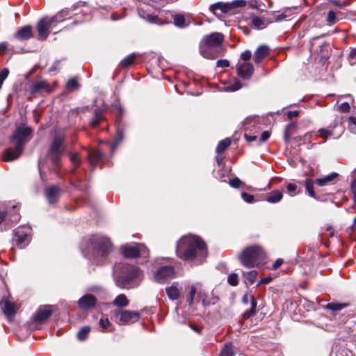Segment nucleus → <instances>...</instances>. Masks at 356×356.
<instances>
[{
    "label": "nucleus",
    "mask_w": 356,
    "mask_h": 356,
    "mask_svg": "<svg viewBox=\"0 0 356 356\" xmlns=\"http://www.w3.org/2000/svg\"><path fill=\"white\" fill-rule=\"evenodd\" d=\"M177 286L178 284L174 282L170 286L165 289L168 297L172 300H177L180 296V291Z\"/></svg>",
    "instance_id": "5701e85b"
},
{
    "label": "nucleus",
    "mask_w": 356,
    "mask_h": 356,
    "mask_svg": "<svg viewBox=\"0 0 356 356\" xmlns=\"http://www.w3.org/2000/svg\"><path fill=\"white\" fill-rule=\"evenodd\" d=\"M283 263V260L282 259H277L274 264L273 265V269L275 270L278 268Z\"/></svg>",
    "instance_id": "774afa93"
},
{
    "label": "nucleus",
    "mask_w": 356,
    "mask_h": 356,
    "mask_svg": "<svg viewBox=\"0 0 356 356\" xmlns=\"http://www.w3.org/2000/svg\"><path fill=\"white\" fill-rule=\"evenodd\" d=\"M176 254L181 259L199 264L207 256L206 244L197 236H184L177 242Z\"/></svg>",
    "instance_id": "f257e3e1"
},
{
    "label": "nucleus",
    "mask_w": 356,
    "mask_h": 356,
    "mask_svg": "<svg viewBox=\"0 0 356 356\" xmlns=\"http://www.w3.org/2000/svg\"><path fill=\"white\" fill-rule=\"evenodd\" d=\"M215 47L209 45L201 40L200 43V53L207 59H214L218 56V52L214 49Z\"/></svg>",
    "instance_id": "4468645a"
},
{
    "label": "nucleus",
    "mask_w": 356,
    "mask_h": 356,
    "mask_svg": "<svg viewBox=\"0 0 356 356\" xmlns=\"http://www.w3.org/2000/svg\"><path fill=\"white\" fill-rule=\"evenodd\" d=\"M315 181H314L313 180H312L311 179H306L304 181H303V184L305 187V189H306V193L312 197L314 198L315 200H319L320 198L319 197H318L315 192H314V183Z\"/></svg>",
    "instance_id": "393cba45"
},
{
    "label": "nucleus",
    "mask_w": 356,
    "mask_h": 356,
    "mask_svg": "<svg viewBox=\"0 0 356 356\" xmlns=\"http://www.w3.org/2000/svg\"><path fill=\"white\" fill-rule=\"evenodd\" d=\"M123 139V134L122 131H118L117 132V138L114 143H111L110 142L106 143L108 148L111 152L113 153L115 151V149L118 147V145L120 143V142Z\"/></svg>",
    "instance_id": "72a5a7b5"
},
{
    "label": "nucleus",
    "mask_w": 356,
    "mask_h": 356,
    "mask_svg": "<svg viewBox=\"0 0 356 356\" xmlns=\"http://www.w3.org/2000/svg\"><path fill=\"white\" fill-rule=\"evenodd\" d=\"M19 207L17 205L13 206V211L10 213L11 220L13 222H17L19 220V216L18 214Z\"/></svg>",
    "instance_id": "8fccbe9b"
},
{
    "label": "nucleus",
    "mask_w": 356,
    "mask_h": 356,
    "mask_svg": "<svg viewBox=\"0 0 356 356\" xmlns=\"http://www.w3.org/2000/svg\"><path fill=\"white\" fill-rule=\"evenodd\" d=\"M242 88V83L240 81L236 80L234 83L232 85H229L225 88V91L227 92H234Z\"/></svg>",
    "instance_id": "a18cd8bd"
},
{
    "label": "nucleus",
    "mask_w": 356,
    "mask_h": 356,
    "mask_svg": "<svg viewBox=\"0 0 356 356\" xmlns=\"http://www.w3.org/2000/svg\"><path fill=\"white\" fill-rule=\"evenodd\" d=\"M252 24L258 29H263L266 26V22L261 17L254 16L251 19Z\"/></svg>",
    "instance_id": "f704fd0d"
},
{
    "label": "nucleus",
    "mask_w": 356,
    "mask_h": 356,
    "mask_svg": "<svg viewBox=\"0 0 356 356\" xmlns=\"http://www.w3.org/2000/svg\"><path fill=\"white\" fill-rule=\"evenodd\" d=\"M338 176V173L332 172L331 174L326 175L322 178L316 179L315 180V183L319 186H326L332 183L335 179H337Z\"/></svg>",
    "instance_id": "b1692460"
},
{
    "label": "nucleus",
    "mask_w": 356,
    "mask_h": 356,
    "mask_svg": "<svg viewBox=\"0 0 356 356\" xmlns=\"http://www.w3.org/2000/svg\"><path fill=\"white\" fill-rule=\"evenodd\" d=\"M91 245L98 255L106 256L112 249L110 241L105 237H97L91 241Z\"/></svg>",
    "instance_id": "6e6552de"
},
{
    "label": "nucleus",
    "mask_w": 356,
    "mask_h": 356,
    "mask_svg": "<svg viewBox=\"0 0 356 356\" xmlns=\"http://www.w3.org/2000/svg\"><path fill=\"white\" fill-rule=\"evenodd\" d=\"M241 197L243 200L248 203H252L254 200V197L252 195H250L245 192H243L241 193Z\"/></svg>",
    "instance_id": "5fc2aeb1"
},
{
    "label": "nucleus",
    "mask_w": 356,
    "mask_h": 356,
    "mask_svg": "<svg viewBox=\"0 0 356 356\" xmlns=\"http://www.w3.org/2000/svg\"><path fill=\"white\" fill-rule=\"evenodd\" d=\"M272 281L271 277H266L264 278L261 279L259 282L258 283L257 286L261 285V284H266L270 283Z\"/></svg>",
    "instance_id": "69168bd1"
},
{
    "label": "nucleus",
    "mask_w": 356,
    "mask_h": 356,
    "mask_svg": "<svg viewBox=\"0 0 356 356\" xmlns=\"http://www.w3.org/2000/svg\"><path fill=\"white\" fill-rule=\"evenodd\" d=\"M1 307L8 319L11 321L15 314V305L7 299H3L1 301Z\"/></svg>",
    "instance_id": "aec40b11"
},
{
    "label": "nucleus",
    "mask_w": 356,
    "mask_h": 356,
    "mask_svg": "<svg viewBox=\"0 0 356 356\" xmlns=\"http://www.w3.org/2000/svg\"><path fill=\"white\" fill-rule=\"evenodd\" d=\"M42 90L47 91L49 90V85L44 80H35L33 82V83L29 88V92L31 94L38 93Z\"/></svg>",
    "instance_id": "a211bd4d"
},
{
    "label": "nucleus",
    "mask_w": 356,
    "mask_h": 356,
    "mask_svg": "<svg viewBox=\"0 0 356 356\" xmlns=\"http://www.w3.org/2000/svg\"><path fill=\"white\" fill-rule=\"evenodd\" d=\"M14 240L16 244L20 248L26 247L29 241L30 228L26 226H21L16 228L14 231Z\"/></svg>",
    "instance_id": "9d476101"
},
{
    "label": "nucleus",
    "mask_w": 356,
    "mask_h": 356,
    "mask_svg": "<svg viewBox=\"0 0 356 356\" xmlns=\"http://www.w3.org/2000/svg\"><path fill=\"white\" fill-rule=\"evenodd\" d=\"M243 275L249 281L250 284H253L258 275V272L253 270L249 272L243 273Z\"/></svg>",
    "instance_id": "79ce46f5"
},
{
    "label": "nucleus",
    "mask_w": 356,
    "mask_h": 356,
    "mask_svg": "<svg viewBox=\"0 0 356 356\" xmlns=\"http://www.w3.org/2000/svg\"><path fill=\"white\" fill-rule=\"evenodd\" d=\"M6 207L3 204H0V224L4 220L6 217Z\"/></svg>",
    "instance_id": "052dcab7"
},
{
    "label": "nucleus",
    "mask_w": 356,
    "mask_h": 356,
    "mask_svg": "<svg viewBox=\"0 0 356 356\" xmlns=\"http://www.w3.org/2000/svg\"><path fill=\"white\" fill-rule=\"evenodd\" d=\"M57 15L52 17L50 19H48L47 17L41 19L38 24H37V29L38 32V39L41 40H45L49 34V29L51 26V25L56 22Z\"/></svg>",
    "instance_id": "1a4fd4ad"
},
{
    "label": "nucleus",
    "mask_w": 356,
    "mask_h": 356,
    "mask_svg": "<svg viewBox=\"0 0 356 356\" xmlns=\"http://www.w3.org/2000/svg\"><path fill=\"white\" fill-rule=\"evenodd\" d=\"M104 118L102 115V111L97 109L94 112V117L90 122V124L93 127H96L102 120Z\"/></svg>",
    "instance_id": "c9c22d12"
},
{
    "label": "nucleus",
    "mask_w": 356,
    "mask_h": 356,
    "mask_svg": "<svg viewBox=\"0 0 356 356\" xmlns=\"http://www.w3.org/2000/svg\"><path fill=\"white\" fill-rule=\"evenodd\" d=\"M286 191L289 195L291 197H293L300 193V190L298 188L296 184L293 183H289L286 184Z\"/></svg>",
    "instance_id": "58836bf2"
},
{
    "label": "nucleus",
    "mask_w": 356,
    "mask_h": 356,
    "mask_svg": "<svg viewBox=\"0 0 356 356\" xmlns=\"http://www.w3.org/2000/svg\"><path fill=\"white\" fill-rule=\"evenodd\" d=\"M295 126H296V124L294 122H291L286 126V132H285L286 140H288V138H289V134H288L289 131H290V129L293 128Z\"/></svg>",
    "instance_id": "0e129e2a"
},
{
    "label": "nucleus",
    "mask_w": 356,
    "mask_h": 356,
    "mask_svg": "<svg viewBox=\"0 0 356 356\" xmlns=\"http://www.w3.org/2000/svg\"><path fill=\"white\" fill-rule=\"evenodd\" d=\"M97 302V298L91 295L87 294L82 296L78 300V305L82 309H88L95 305Z\"/></svg>",
    "instance_id": "dca6fc26"
},
{
    "label": "nucleus",
    "mask_w": 356,
    "mask_h": 356,
    "mask_svg": "<svg viewBox=\"0 0 356 356\" xmlns=\"http://www.w3.org/2000/svg\"><path fill=\"white\" fill-rule=\"evenodd\" d=\"M283 197V193L280 190H274L268 194L266 200L270 203H277L280 202Z\"/></svg>",
    "instance_id": "a878e982"
},
{
    "label": "nucleus",
    "mask_w": 356,
    "mask_h": 356,
    "mask_svg": "<svg viewBox=\"0 0 356 356\" xmlns=\"http://www.w3.org/2000/svg\"><path fill=\"white\" fill-rule=\"evenodd\" d=\"M339 109L341 111V112H348L350 109V104L348 103V102H343V103H341L339 106Z\"/></svg>",
    "instance_id": "13d9d810"
},
{
    "label": "nucleus",
    "mask_w": 356,
    "mask_h": 356,
    "mask_svg": "<svg viewBox=\"0 0 356 356\" xmlns=\"http://www.w3.org/2000/svg\"><path fill=\"white\" fill-rule=\"evenodd\" d=\"M270 137V133L268 131H264L261 134L260 142L264 143Z\"/></svg>",
    "instance_id": "e2e57ef3"
},
{
    "label": "nucleus",
    "mask_w": 356,
    "mask_h": 356,
    "mask_svg": "<svg viewBox=\"0 0 356 356\" xmlns=\"http://www.w3.org/2000/svg\"><path fill=\"white\" fill-rule=\"evenodd\" d=\"M236 68L237 75L244 80L250 79L254 72V67L249 62H238Z\"/></svg>",
    "instance_id": "f8f14e48"
},
{
    "label": "nucleus",
    "mask_w": 356,
    "mask_h": 356,
    "mask_svg": "<svg viewBox=\"0 0 356 356\" xmlns=\"http://www.w3.org/2000/svg\"><path fill=\"white\" fill-rule=\"evenodd\" d=\"M197 288L195 286H191L189 291V296L187 299V301L188 302V305L190 306L193 305L194 302L195 296L197 293Z\"/></svg>",
    "instance_id": "49530a36"
},
{
    "label": "nucleus",
    "mask_w": 356,
    "mask_h": 356,
    "mask_svg": "<svg viewBox=\"0 0 356 356\" xmlns=\"http://www.w3.org/2000/svg\"><path fill=\"white\" fill-rule=\"evenodd\" d=\"M66 149L64 136L59 134L56 135L47 154L54 168H58L61 166V156Z\"/></svg>",
    "instance_id": "39448f33"
},
{
    "label": "nucleus",
    "mask_w": 356,
    "mask_h": 356,
    "mask_svg": "<svg viewBox=\"0 0 356 356\" xmlns=\"http://www.w3.org/2000/svg\"><path fill=\"white\" fill-rule=\"evenodd\" d=\"M250 301H251V308L249 310H247L243 314V318L247 319L253 316L256 312V307L257 305V302L254 296H250Z\"/></svg>",
    "instance_id": "c756f323"
},
{
    "label": "nucleus",
    "mask_w": 356,
    "mask_h": 356,
    "mask_svg": "<svg viewBox=\"0 0 356 356\" xmlns=\"http://www.w3.org/2000/svg\"><path fill=\"white\" fill-rule=\"evenodd\" d=\"M326 21L329 24H334L337 22V15L333 10H330L327 15Z\"/></svg>",
    "instance_id": "de8ad7c7"
},
{
    "label": "nucleus",
    "mask_w": 356,
    "mask_h": 356,
    "mask_svg": "<svg viewBox=\"0 0 356 356\" xmlns=\"http://www.w3.org/2000/svg\"><path fill=\"white\" fill-rule=\"evenodd\" d=\"M80 87L79 83H78V80L76 78H72L68 80L66 84V89L69 92H72L74 90H78Z\"/></svg>",
    "instance_id": "e433bc0d"
},
{
    "label": "nucleus",
    "mask_w": 356,
    "mask_h": 356,
    "mask_svg": "<svg viewBox=\"0 0 356 356\" xmlns=\"http://www.w3.org/2000/svg\"><path fill=\"white\" fill-rule=\"evenodd\" d=\"M69 154H70V161L74 165V169H72V172L74 173L75 172L76 168H78L81 165V160L80 159V156H79V153H77V152L70 153V152Z\"/></svg>",
    "instance_id": "2f4dec72"
},
{
    "label": "nucleus",
    "mask_w": 356,
    "mask_h": 356,
    "mask_svg": "<svg viewBox=\"0 0 356 356\" xmlns=\"http://www.w3.org/2000/svg\"><path fill=\"white\" fill-rule=\"evenodd\" d=\"M215 10H220L224 13H227L233 10L232 6L230 3H217L212 6V10L214 11Z\"/></svg>",
    "instance_id": "c85d7f7f"
},
{
    "label": "nucleus",
    "mask_w": 356,
    "mask_h": 356,
    "mask_svg": "<svg viewBox=\"0 0 356 356\" xmlns=\"http://www.w3.org/2000/svg\"><path fill=\"white\" fill-rule=\"evenodd\" d=\"M111 322L108 318H101L99 320V325L104 331H108V327L111 326Z\"/></svg>",
    "instance_id": "603ef678"
},
{
    "label": "nucleus",
    "mask_w": 356,
    "mask_h": 356,
    "mask_svg": "<svg viewBox=\"0 0 356 356\" xmlns=\"http://www.w3.org/2000/svg\"><path fill=\"white\" fill-rule=\"evenodd\" d=\"M229 184L232 188H237L240 187V186L241 184V181L238 177H235V178L231 179L229 180Z\"/></svg>",
    "instance_id": "6e6d98bb"
},
{
    "label": "nucleus",
    "mask_w": 356,
    "mask_h": 356,
    "mask_svg": "<svg viewBox=\"0 0 356 356\" xmlns=\"http://www.w3.org/2000/svg\"><path fill=\"white\" fill-rule=\"evenodd\" d=\"M269 48L266 45L259 46L255 51L253 60L255 63H261L268 54Z\"/></svg>",
    "instance_id": "4be33fe9"
},
{
    "label": "nucleus",
    "mask_w": 356,
    "mask_h": 356,
    "mask_svg": "<svg viewBox=\"0 0 356 356\" xmlns=\"http://www.w3.org/2000/svg\"><path fill=\"white\" fill-rule=\"evenodd\" d=\"M129 300L125 295L120 294L113 300V304L117 307H124L129 305Z\"/></svg>",
    "instance_id": "7c9ffc66"
},
{
    "label": "nucleus",
    "mask_w": 356,
    "mask_h": 356,
    "mask_svg": "<svg viewBox=\"0 0 356 356\" xmlns=\"http://www.w3.org/2000/svg\"><path fill=\"white\" fill-rule=\"evenodd\" d=\"M220 356H234L232 343H227L221 350Z\"/></svg>",
    "instance_id": "a19ab883"
},
{
    "label": "nucleus",
    "mask_w": 356,
    "mask_h": 356,
    "mask_svg": "<svg viewBox=\"0 0 356 356\" xmlns=\"http://www.w3.org/2000/svg\"><path fill=\"white\" fill-rule=\"evenodd\" d=\"M9 71L6 68H3L0 72V88H1L4 80L7 78Z\"/></svg>",
    "instance_id": "864d4df0"
},
{
    "label": "nucleus",
    "mask_w": 356,
    "mask_h": 356,
    "mask_svg": "<svg viewBox=\"0 0 356 356\" xmlns=\"http://www.w3.org/2000/svg\"><path fill=\"white\" fill-rule=\"evenodd\" d=\"M252 56V53L249 50L243 51L240 56V60L238 62H248Z\"/></svg>",
    "instance_id": "3c124183"
},
{
    "label": "nucleus",
    "mask_w": 356,
    "mask_h": 356,
    "mask_svg": "<svg viewBox=\"0 0 356 356\" xmlns=\"http://www.w3.org/2000/svg\"><path fill=\"white\" fill-rule=\"evenodd\" d=\"M121 251L123 255L127 258H135L137 257H147L149 255L147 248L140 243L134 245H123L121 248Z\"/></svg>",
    "instance_id": "423d86ee"
},
{
    "label": "nucleus",
    "mask_w": 356,
    "mask_h": 356,
    "mask_svg": "<svg viewBox=\"0 0 356 356\" xmlns=\"http://www.w3.org/2000/svg\"><path fill=\"white\" fill-rule=\"evenodd\" d=\"M175 277V268L172 266H165L160 268L155 275L154 278L159 282H165Z\"/></svg>",
    "instance_id": "9b49d317"
},
{
    "label": "nucleus",
    "mask_w": 356,
    "mask_h": 356,
    "mask_svg": "<svg viewBox=\"0 0 356 356\" xmlns=\"http://www.w3.org/2000/svg\"><path fill=\"white\" fill-rule=\"evenodd\" d=\"M116 284L122 288L127 287L131 281L141 277V271L137 266L120 263L113 268Z\"/></svg>",
    "instance_id": "20e7f679"
},
{
    "label": "nucleus",
    "mask_w": 356,
    "mask_h": 356,
    "mask_svg": "<svg viewBox=\"0 0 356 356\" xmlns=\"http://www.w3.org/2000/svg\"><path fill=\"white\" fill-rule=\"evenodd\" d=\"M52 314V309L50 306L46 305L38 308L33 319L36 322H42L49 318Z\"/></svg>",
    "instance_id": "2eb2a0df"
},
{
    "label": "nucleus",
    "mask_w": 356,
    "mask_h": 356,
    "mask_svg": "<svg viewBox=\"0 0 356 356\" xmlns=\"http://www.w3.org/2000/svg\"><path fill=\"white\" fill-rule=\"evenodd\" d=\"M338 120H335L334 122L328 127V129L321 128L318 129V133L319 136L323 138H327L332 135V129L338 124Z\"/></svg>",
    "instance_id": "bb28decb"
},
{
    "label": "nucleus",
    "mask_w": 356,
    "mask_h": 356,
    "mask_svg": "<svg viewBox=\"0 0 356 356\" xmlns=\"http://www.w3.org/2000/svg\"><path fill=\"white\" fill-rule=\"evenodd\" d=\"M227 282L232 286H236L238 284V276L237 273H232L227 277Z\"/></svg>",
    "instance_id": "c03bdc74"
},
{
    "label": "nucleus",
    "mask_w": 356,
    "mask_h": 356,
    "mask_svg": "<svg viewBox=\"0 0 356 356\" xmlns=\"http://www.w3.org/2000/svg\"><path fill=\"white\" fill-rule=\"evenodd\" d=\"M202 41L213 47H218L224 41V35L221 33L213 32L203 37Z\"/></svg>",
    "instance_id": "ddd939ff"
},
{
    "label": "nucleus",
    "mask_w": 356,
    "mask_h": 356,
    "mask_svg": "<svg viewBox=\"0 0 356 356\" xmlns=\"http://www.w3.org/2000/svg\"><path fill=\"white\" fill-rule=\"evenodd\" d=\"M172 18L174 24L177 27L185 28L188 25V23L186 22V17L183 14L175 15Z\"/></svg>",
    "instance_id": "cd10ccee"
},
{
    "label": "nucleus",
    "mask_w": 356,
    "mask_h": 356,
    "mask_svg": "<svg viewBox=\"0 0 356 356\" xmlns=\"http://www.w3.org/2000/svg\"><path fill=\"white\" fill-rule=\"evenodd\" d=\"M145 19L150 23H157L158 16L154 15H147Z\"/></svg>",
    "instance_id": "680f3d73"
},
{
    "label": "nucleus",
    "mask_w": 356,
    "mask_h": 356,
    "mask_svg": "<svg viewBox=\"0 0 356 356\" xmlns=\"http://www.w3.org/2000/svg\"><path fill=\"white\" fill-rule=\"evenodd\" d=\"M33 36L32 28L31 26H24L19 29L15 34V37L20 40H28Z\"/></svg>",
    "instance_id": "412c9836"
},
{
    "label": "nucleus",
    "mask_w": 356,
    "mask_h": 356,
    "mask_svg": "<svg viewBox=\"0 0 356 356\" xmlns=\"http://www.w3.org/2000/svg\"><path fill=\"white\" fill-rule=\"evenodd\" d=\"M289 12H290V10H285L282 13H275L274 14L273 19L277 22L282 20L289 16V15L287 14Z\"/></svg>",
    "instance_id": "09e8293b"
},
{
    "label": "nucleus",
    "mask_w": 356,
    "mask_h": 356,
    "mask_svg": "<svg viewBox=\"0 0 356 356\" xmlns=\"http://www.w3.org/2000/svg\"><path fill=\"white\" fill-rule=\"evenodd\" d=\"M45 196L50 204L58 201L60 194V189L56 186H52L45 190Z\"/></svg>",
    "instance_id": "f3484780"
},
{
    "label": "nucleus",
    "mask_w": 356,
    "mask_h": 356,
    "mask_svg": "<svg viewBox=\"0 0 356 356\" xmlns=\"http://www.w3.org/2000/svg\"><path fill=\"white\" fill-rule=\"evenodd\" d=\"M32 129L30 127L21 126L17 128L12 137L13 148H8L3 155L4 161H10L17 159L22 154L25 144L30 140Z\"/></svg>",
    "instance_id": "f03ea898"
},
{
    "label": "nucleus",
    "mask_w": 356,
    "mask_h": 356,
    "mask_svg": "<svg viewBox=\"0 0 356 356\" xmlns=\"http://www.w3.org/2000/svg\"><path fill=\"white\" fill-rule=\"evenodd\" d=\"M266 258V253L259 245L248 247L239 255L241 264L247 268L263 266Z\"/></svg>",
    "instance_id": "7ed1b4c3"
},
{
    "label": "nucleus",
    "mask_w": 356,
    "mask_h": 356,
    "mask_svg": "<svg viewBox=\"0 0 356 356\" xmlns=\"http://www.w3.org/2000/svg\"><path fill=\"white\" fill-rule=\"evenodd\" d=\"M347 305L346 303L330 302L323 306V307L332 312H337L344 309Z\"/></svg>",
    "instance_id": "473e14b6"
},
{
    "label": "nucleus",
    "mask_w": 356,
    "mask_h": 356,
    "mask_svg": "<svg viewBox=\"0 0 356 356\" xmlns=\"http://www.w3.org/2000/svg\"><path fill=\"white\" fill-rule=\"evenodd\" d=\"M216 65L218 67H227L229 65V62L226 59H220L217 61Z\"/></svg>",
    "instance_id": "bf43d9fd"
},
{
    "label": "nucleus",
    "mask_w": 356,
    "mask_h": 356,
    "mask_svg": "<svg viewBox=\"0 0 356 356\" xmlns=\"http://www.w3.org/2000/svg\"><path fill=\"white\" fill-rule=\"evenodd\" d=\"M231 144V140L228 138L219 142L216 147V152L220 154L224 152Z\"/></svg>",
    "instance_id": "4c0bfd02"
},
{
    "label": "nucleus",
    "mask_w": 356,
    "mask_h": 356,
    "mask_svg": "<svg viewBox=\"0 0 356 356\" xmlns=\"http://www.w3.org/2000/svg\"><path fill=\"white\" fill-rule=\"evenodd\" d=\"M233 10L236 8H240L245 6V1L244 0H235L231 2Z\"/></svg>",
    "instance_id": "4d7b16f0"
},
{
    "label": "nucleus",
    "mask_w": 356,
    "mask_h": 356,
    "mask_svg": "<svg viewBox=\"0 0 356 356\" xmlns=\"http://www.w3.org/2000/svg\"><path fill=\"white\" fill-rule=\"evenodd\" d=\"M116 322L120 325L132 323L138 321L140 314L136 311L116 310L113 312Z\"/></svg>",
    "instance_id": "0eeeda50"
},
{
    "label": "nucleus",
    "mask_w": 356,
    "mask_h": 356,
    "mask_svg": "<svg viewBox=\"0 0 356 356\" xmlns=\"http://www.w3.org/2000/svg\"><path fill=\"white\" fill-rule=\"evenodd\" d=\"M104 154L97 149L88 151V159L92 167H96L103 159Z\"/></svg>",
    "instance_id": "6ab92c4d"
},
{
    "label": "nucleus",
    "mask_w": 356,
    "mask_h": 356,
    "mask_svg": "<svg viewBox=\"0 0 356 356\" xmlns=\"http://www.w3.org/2000/svg\"><path fill=\"white\" fill-rule=\"evenodd\" d=\"M90 328L88 326L82 327L77 333V338L80 341L86 339L88 333L90 332Z\"/></svg>",
    "instance_id": "37998d69"
},
{
    "label": "nucleus",
    "mask_w": 356,
    "mask_h": 356,
    "mask_svg": "<svg viewBox=\"0 0 356 356\" xmlns=\"http://www.w3.org/2000/svg\"><path fill=\"white\" fill-rule=\"evenodd\" d=\"M298 115H299V111H298L287 112V117L289 119H292L293 118L296 117Z\"/></svg>",
    "instance_id": "338daca9"
},
{
    "label": "nucleus",
    "mask_w": 356,
    "mask_h": 356,
    "mask_svg": "<svg viewBox=\"0 0 356 356\" xmlns=\"http://www.w3.org/2000/svg\"><path fill=\"white\" fill-rule=\"evenodd\" d=\"M136 57V56L134 53L129 55L120 62V66L122 67H127L130 66L134 62Z\"/></svg>",
    "instance_id": "ea45409f"
}]
</instances>
